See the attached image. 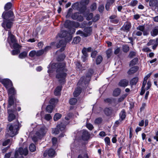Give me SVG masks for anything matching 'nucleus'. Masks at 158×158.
<instances>
[{
	"label": "nucleus",
	"instance_id": "obj_1",
	"mask_svg": "<svg viewBox=\"0 0 158 158\" xmlns=\"http://www.w3.org/2000/svg\"><path fill=\"white\" fill-rule=\"evenodd\" d=\"M65 63L62 62L59 63H51L48 67V73H52L56 69V78L59 79V82L60 84L64 83L67 74V69L65 67Z\"/></svg>",
	"mask_w": 158,
	"mask_h": 158
},
{
	"label": "nucleus",
	"instance_id": "obj_2",
	"mask_svg": "<svg viewBox=\"0 0 158 158\" xmlns=\"http://www.w3.org/2000/svg\"><path fill=\"white\" fill-rule=\"evenodd\" d=\"M2 17L5 20L2 24V27L5 29L10 28L12 25V21H13L14 18L13 12L10 11L4 12L2 14Z\"/></svg>",
	"mask_w": 158,
	"mask_h": 158
},
{
	"label": "nucleus",
	"instance_id": "obj_3",
	"mask_svg": "<svg viewBox=\"0 0 158 158\" xmlns=\"http://www.w3.org/2000/svg\"><path fill=\"white\" fill-rule=\"evenodd\" d=\"M71 30L72 32L71 31L69 33L65 31H61L58 34V36L60 38H65V40H64L65 42H69L71 41L72 39L71 34L74 33L75 31V29L74 28H72Z\"/></svg>",
	"mask_w": 158,
	"mask_h": 158
},
{
	"label": "nucleus",
	"instance_id": "obj_4",
	"mask_svg": "<svg viewBox=\"0 0 158 158\" xmlns=\"http://www.w3.org/2000/svg\"><path fill=\"white\" fill-rule=\"evenodd\" d=\"M7 127L8 130V133L6 135V137L7 138L9 136L13 137L18 133V131L19 129L17 125L11 124L8 125Z\"/></svg>",
	"mask_w": 158,
	"mask_h": 158
},
{
	"label": "nucleus",
	"instance_id": "obj_5",
	"mask_svg": "<svg viewBox=\"0 0 158 158\" xmlns=\"http://www.w3.org/2000/svg\"><path fill=\"white\" fill-rule=\"evenodd\" d=\"M93 73V70L91 69L89 70L86 74L85 78L84 77H81L77 85L83 86L84 85H85L88 84L90 81L91 76Z\"/></svg>",
	"mask_w": 158,
	"mask_h": 158
},
{
	"label": "nucleus",
	"instance_id": "obj_6",
	"mask_svg": "<svg viewBox=\"0 0 158 158\" xmlns=\"http://www.w3.org/2000/svg\"><path fill=\"white\" fill-rule=\"evenodd\" d=\"M8 35L7 40L10 47L11 48L14 49L19 48V45L16 43V40L15 36L12 34L11 32L9 31H8Z\"/></svg>",
	"mask_w": 158,
	"mask_h": 158
},
{
	"label": "nucleus",
	"instance_id": "obj_7",
	"mask_svg": "<svg viewBox=\"0 0 158 158\" xmlns=\"http://www.w3.org/2000/svg\"><path fill=\"white\" fill-rule=\"evenodd\" d=\"M28 153L27 148L23 149L22 148L16 150L15 154V158H24L23 155L26 156Z\"/></svg>",
	"mask_w": 158,
	"mask_h": 158
},
{
	"label": "nucleus",
	"instance_id": "obj_8",
	"mask_svg": "<svg viewBox=\"0 0 158 158\" xmlns=\"http://www.w3.org/2000/svg\"><path fill=\"white\" fill-rule=\"evenodd\" d=\"M92 29L91 27H85L84 30V31L78 30L76 32L77 35H79L81 36L86 37L90 35L92 33Z\"/></svg>",
	"mask_w": 158,
	"mask_h": 158
},
{
	"label": "nucleus",
	"instance_id": "obj_9",
	"mask_svg": "<svg viewBox=\"0 0 158 158\" xmlns=\"http://www.w3.org/2000/svg\"><path fill=\"white\" fill-rule=\"evenodd\" d=\"M65 127L66 125L61 123L60 124L58 125L56 128L52 129V133L55 134H58L60 131L64 133L65 131Z\"/></svg>",
	"mask_w": 158,
	"mask_h": 158
},
{
	"label": "nucleus",
	"instance_id": "obj_10",
	"mask_svg": "<svg viewBox=\"0 0 158 158\" xmlns=\"http://www.w3.org/2000/svg\"><path fill=\"white\" fill-rule=\"evenodd\" d=\"M136 30L138 31H134L133 33V34L140 36L142 35V32H143L144 35H146V33L144 32L145 27L143 25H139L136 27Z\"/></svg>",
	"mask_w": 158,
	"mask_h": 158
},
{
	"label": "nucleus",
	"instance_id": "obj_11",
	"mask_svg": "<svg viewBox=\"0 0 158 158\" xmlns=\"http://www.w3.org/2000/svg\"><path fill=\"white\" fill-rule=\"evenodd\" d=\"M47 130L48 129L45 127L43 126L36 132L35 135L39 138H41L44 135Z\"/></svg>",
	"mask_w": 158,
	"mask_h": 158
},
{
	"label": "nucleus",
	"instance_id": "obj_12",
	"mask_svg": "<svg viewBox=\"0 0 158 158\" xmlns=\"http://www.w3.org/2000/svg\"><path fill=\"white\" fill-rule=\"evenodd\" d=\"M1 81L7 89L12 86L13 84L11 81L8 79H2Z\"/></svg>",
	"mask_w": 158,
	"mask_h": 158
},
{
	"label": "nucleus",
	"instance_id": "obj_13",
	"mask_svg": "<svg viewBox=\"0 0 158 158\" xmlns=\"http://www.w3.org/2000/svg\"><path fill=\"white\" fill-rule=\"evenodd\" d=\"M131 27V23L127 22L124 23L123 25L121 28V30L126 32H128L129 31Z\"/></svg>",
	"mask_w": 158,
	"mask_h": 158
},
{
	"label": "nucleus",
	"instance_id": "obj_14",
	"mask_svg": "<svg viewBox=\"0 0 158 158\" xmlns=\"http://www.w3.org/2000/svg\"><path fill=\"white\" fill-rule=\"evenodd\" d=\"M55 150L52 149H50L48 150H46L44 151V156L46 157L48 155L49 157H52L55 156Z\"/></svg>",
	"mask_w": 158,
	"mask_h": 158
},
{
	"label": "nucleus",
	"instance_id": "obj_15",
	"mask_svg": "<svg viewBox=\"0 0 158 158\" xmlns=\"http://www.w3.org/2000/svg\"><path fill=\"white\" fill-rule=\"evenodd\" d=\"M15 110H16V108L14 109L13 110H10V109H8V112L9 114L8 120L9 122L12 121L15 118V115L12 113Z\"/></svg>",
	"mask_w": 158,
	"mask_h": 158
},
{
	"label": "nucleus",
	"instance_id": "obj_16",
	"mask_svg": "<svg viewBox=\"0 0 158 158\" xmlns=\"http://www.w3.org/2000/svg\"><path fill=\"white\" fill-rule=\"evenodd\" d=\"M67 43L65 42L64 40H61L59 41V44L57 45L56 47L57 48H59L61 47L60 51L61 52H62L64 49V47Z\"/></svg>",
	"mask_w": 158,
	"mask_h": 158
},
{
	"label": "nucleus",
	"instance_id": "obj_17",
	"mask_svg": "<svg viewBox=\"0 0 158 158\" xmlns=\"http://www.w3.org/2000/svg\"><path fill=\"white\" fill-rule=\"evenodd\" d=\"M72 18L74 20L77 19L78 20L82 21L83 20V18L81 16H79V14L78 13H74L71 16Z\"/></svg>",
	"mask_w": 158,
	"mask_h": 158
},
{
	"label": "nucleus",
	"instance_id": "obj_18",
	"mask_svg": "<svg viewBox=\"0 0 158 158\" xmlns=\"http://www.w3.org/2000/svg\"><path fill=\"white\" fill-rule=\"evenodd\" d=\"M89 134L88 132L86 131H84L82 136V139L83 140L85 141L89 139Z\"/></svg>",
	"mask_w": 158,
	"mask_h": 158
},
{
	"label": "nucleus",
	"instance_id": "obj_19",
	"mask_svg": "<svg viewBox=\"0 0 158 158\" xmlns=\"http://www.w3.org/2000/svg\"><path fill=\"white\" fill-rule=\"evenodd\" d=\"M128 81L126 79L122 80L119 83V85L121 87H125L128 85Z\"/></svg>",
	"mask_w": 158,
	"mask_h": 158
},
{
	"label": "nucleus",
	"instance_id": "obj_20",
	"mask_svg": "<svg viewBox=\"0 0 158 158\" xmlns=\"http://www.w3.org/2000/svg\"><path fill=\"white\" fill-rule=\"evenodd\" d=\"M8 102V108H9L14 104V98L13 96L10 95L9 96Z\"/></svg>",
	"mask_w": 158,
	"mask_h": 158
},
{
	"label": "nucleus",
	"instance_id": "obj_21",
	"mask_svg": "<svg viewBox=\"0 0 158 158\" xmlns=\"http://www.w3.org/2000/svg\"><path fill=\"white\" fill-rule=\"evenodd\" d=\"M139 68L138 67L135 66L134 67H132L128 71L127 73L128 74L131 75L133 74L138 70Z\"/></svg>",
	"mask_w": 158,
	"mask_h": 158
},
{
	"label": "nucleus",
	"instance_id": "obj_22",
	"mask_svg": "<svg viewBox=\"0 0 158 158\" xmlns=\"http://www.w3.org/2000/svg\"><path fill=\"white\" fill-rule=\"evenodd\" d=\"M114 2V0H108L105 6L106 10L108 11L110 9V7Z\"/></svg>",
	"mask_w": 158,
	"mask_h": 158
},
{
	"label": "nucleus",
	"instance_id": "obj_23",
	"mask_svg": "<svg viewBox=\"0 0 158 158\" xmlns=\"http://www.w3.org/2000/svg\"><path fill=\"white\" fill-rule=\"evenodd\" d=\"M7 89H8V93L9 96L10 95L13 96L16 93V91L14 88L12 86Z\"/></svg>",
	"mask_w": 158,
	"mask_h": 158
},
{
	"label": "nucleus",
	"instance_id": "obj_24",
	"mask_svg": "<svg viewBox=\"0 0 158 158\" xmlns=\"http://www.w3.org/2000/svg\"><path fill=\"white\" fill-rule=\"evenodd\" d=\"M62 89V86H58L55 89L54 94L56 96H58L60 94V92Z\"/></svg>",
	"mask_w": 158,
	"mask_h": 158
},
{
	"label": "nucleus",
	"instance_id": "obj_25",
	"mask_svg": "<svg viewBox=\"0 0 158 158\" xmlns=\"http://www.w3.org/2000/svg\"><path fill=\"white\" fill-rule=\"evenodd\" d=\"M81 88L78 87L75 90L73 93L74 96L75 97H77L81 93Z\"/></svg>",
	"mask_w": 158,
	"mask_h": 158
},
{
	"label": "nucleus",
	"instance_id": "obj_26",
	"mask_svg": "<svg viewBox=\"0 0 158 158\" xmlns=\"http://www.w3.org/2000/svg\"><path fill=\"white\" fill-rule=\"evenodd\" d=\"M120 89L119 88H116L113 91V95L114 96H117L120 94Z\"/></svg>",
	"mask_w": 158,
	"mask_h": 158
},
{
	"label": "nucleus",
	"instance_id": "obj_27",
	"mask_svg": "<svg viewBox=\"0 0 158 158\" xmlns=\"http://www.w3.org/2000/svg\"><path fill=\"white\" fill-rule=\"evenodd\" d=\"M120 118L121 120H123L126 117V113L124 110H122L119 114Z\"/></svg>",
	"mask_w": 158,
	"mask_h": 158
},
{
	"label": "nucleus",
	"instance_id": "obj_28",
	"mask_svg": "<svg viewBox=\"0 0 158 158\" xmlns=\"http://www.w3.org/2000/svg\"><path fill=\"white\" fill-rule=\"evenodd\" d=\"M72 24V22L70 20H67L66 21L64 24V26L68 28H70L71 27V25Z\"/></svg>",
	"mask_w": 158,
	"mask_h": 158
},
{
	"label": "nucleus",
	"instance_id": "obj_29",
	"mask_svg": "<svg viewBox=\"0 0 158 158\" xmlns=\"http://www.w3.org/2000/svg\"><path fill=\"white\" fill-rule=\"evenodd\" d=\"M151 75V74L149 73L146 76H145L144 78V81L143 82V88L144 87H145L146 84L147 82V80L150 77Z\"/></svg>",
	"mask_w": 158,
	"mask_h": 158
},
{
	"label": "nucleus",
	"instance_id": "obj_30",
	"mask_svg": "<svg viewBox=\"0 0 158 158\" xmlns=\"http://www.w3.org/2000/svg\"><path fill=\"white\" fill-rule=\"evenodd\" d=\"M151 35L153 36L157 35L158 34V29L156 28L154 29L151 32Z\"/></svg>",
	"mask_w": 158,
	"mask_h": 158
},
{
	"label": "nucleus",
	"instance_id": "obj_31",
	"mask_svg": "<svg viewBox=\"0 0 158 158\" xmlns=\"http://www.w3.org/2000/svg\"><path fill=\"white\" fill-rule=\"evenodd\" d=\"M104 111L105 114L107 115H110L112 112V110L111 109L109 108H106L104 110Z\"/></svg>",
	"mask_w": 158,
	"mask_h": 158
},
{
	"label": "nucleus",
	"instance_id": "obj_32",
	"mask_svg": "<svg viewBox=\"0 0 158 158\" xmlns=\"http://www.w3.org/2000/svg\"><path fill=\"white\" fill-rule=\"evenodd\" d=\"M27 52L24 51L20 53L19 55V57L21 59L25 58L27 55Z\"/></svg>",
	"mask_w": 158,
	"mask_h": 158
},
{
	"label": "nucleus",
	"instance_id": "obj_33",
	"mask_svg": "<svg viewBox=\"0 0 158 158\" xmlns=\"http://www.w3.org/2000/svg\"><path fill=\"white\" fill-rule=\"evenodd\" d=\"M138 59L137 58H135L133 59L130 63L129 64L130 66H132L134 65H135L138 62Z\"/></svg>",
	"mask_w": 158,
	"mask_h": 158
},
{
	"label": "nucleus",
	"instance_id": "obj_34",
	"mask_svg": "<svg viewBox=\"0 0 158 158\" xmlns=\"http://www.w3.org/2000/svg\"><path fill=\"white\" fill-rule=\"evenodd\" d=\"M53 106L52 105H49L47 106L46 108V110L47 111L48 113H51L53 109Z\"/></svg>",
	"mask_w": 158,
	"mask_h": 158
},
{
	"label": "nucleus",
	"instance_id": "obj_35",
	"mask_svg": "<svg viewBox=\"0 0 158 158\" xmlns=\"http://www.w3.org/2000/svg\"><path fill=\"white\" fill-rule=\"evenodd\" d=\"M80 40L81 38L79 36H77L74 38L72 43L74 44H77L79 43Z\"/></svg>",
	"mask_w": 158,
	"mask_h": 158
},
{
	"label": "nucleus",
	"instance_id": "obj_36",
	"mask_svg": "<svg viewBox=\"0 0 158 158\" xmlns=\"http://www.w3.org/2000/svg\"><path fill=\"white\" fill-rule=\"evenodd\" d=\"M29 150L31 152H34L36 150L35 145L33 143L31 144L29 146Z\"/></svg>",
	"mask_w": 158,
	"mask_h": 158
},
{
	"label": "nucleus",
	"instance_id": "obj_37",
	"mask_svg": "<svg viewBox=\"0 0 158 158\" xmlns=\"http://www.w3.org/2000/svg\"><path fill=\"white\" fill-rule=\"evenodd\" d=\"M138 80V78L137 77L133 78L130 81L131 84V85H135L137 83Z\"/></svg>",
	"mask_w": 158,
	"mask_h": 158
},
{
	"label": "nucleus",
	"instance_id": "obj_38",
	"mask_svg": "<svg viewBox=\"0 0 158 158\" xmlns=\"http://www.w3.org/2000/svg\"><path fill=\"white\" fill-rule=\"evenodd\" d=\"M102 60V57L101 56H98L97 57L96 60V64H99Z\"/></svg>",
	"mask_w": 158,
	"mask_h": 158
},
{
	"label": "nucleus",
	"instance_id": "obj_39",
	"mask_svg": "<svg viewBox=\"0 0 158 158\" xmlns=\"http://www.w3.org/2000/svg\"><path fill=\"white\" fill-rule=\"evenodd\" d=\"M11 6L12 3L11 2H8L5 6L4 8L6 10H8L11 8Z\"/></svg>",
	"mask_w": 158,
	"mask_h": 158
},
{
	"label": "nucleus",
	"instance_id": "obj_40",
	"mask_svg": "<svg viewBox=\"0 0 158 158\" xmlns=\"http://www.w3.org/2000/svg\"><path fill=\"white\" fill-rule=\"evenodd\" d=\"M128 95L127 94H124L120 98L118 99V102H120L123 101L124 99Z\"/></svg>",
	"mask_w": 158,
	"mask_h": 158
},
{
	"label": "nucleus",
	"instance_id": "obj_41",
	"mask_svg": "<svg viewBox=\"0 0 158 158\" xmlns=\"http://www.w3.org/2000/svg\"><path fill=\"white\" fill-rule=\"evenodd\" d=\"M122 49L124 52H127L129 50V48L127 45H124L123 46Z\"/></svg>",
	"mask_w": 158,
	"mask_h": 158
},
{
	"label": "nucleus",
	"instance_id": "obj_42",
	"mask_svg": "<svg viewBox=\"0 0 158 158\" xmlns=\"http://www.w3.org/2000/svg\"><path fill=\"white\" fill-rule=\"evenodd\" d=\"M77 102V100L76 98H73L69 100V103L70 104L72 105H74L76 104Z\"/></svg>",
	"mask_w": 158,
	"mask_h": 158
},
{
	"label": "nucleus",
	"instance_id": "obj_43",
	"mask_svg": "<svg viewBox=\"0 0 158 158\" xmlns=\"http://www.w3.org/2000/svg\"><path fill=\"white\" fill-rule=\"evenodd\" d=\"M58 101V99L55 98H52L49 101V103L52 105H55L56 103H57Z\"/></svg>",
	"mask_w": 158,
	"mask_h": 158
},
{
	"label": "nucleus",
	"instance_id": "obj_44",
	"mask_svg": "<svg viewBox=\"0 0 158 158\" xmlns=\"http://www.w3.org/2000/svg\"><path fill=\"white\" fill-rule=\"evenodd\" d=\"M61 116V114L59 113L56 114L54 117V121H57L60 118Z\"/></svg>",
	"mask_w": 158,
	"mask_h": 158
},
{
	"label": "nucleus",
	"instance_id": "obj_45",
	"mask_svg": "<svg viewBox=\"0 0 158 158\" xmlns=\"http://www.w3.org/2000/svg\"><path fill=\"white\" fill-rule=\"evenodd\" d=\"M72 11L73 9L72 8H70L69 9L67 15L66 16V18H69L71 16Z\"/></svg>",
	"mask_w": 158,
	"mask_h": 158
},
{
	"label": "nucleus",
	"instance_id": "obj_46",
	"mask_svg": "<svg viewBox=\"0 0 158 158\" xmlns=\"http://www.w3.org/2000/svg\"><path fill=\"white\" fill-rule=\"evenodd\" d=\"M136 53L134 51H131L128 55V57L130 58H132L135 57L136 55Z\"/></svg>",
	"mask_w": 158,
	"mask_h": 158
},
{
	"label": "nucleus",
	"instance_id": "obj_47",
	"mask_svg": "<svg viewBox=\"0 0 158 158\" xmlns=\"http://www.w3.org/2000/svg\"><path fill=\"white\" fill-rule=\"evenodd\" d=\"M90 8L91 9V10L92 11L95 10L97 8L96 4L95 3H93L91 6Z\"/></svg>",
	"mask_w": 158,
	"mask_h": 158
},
{
	"label": "nucleus",
	"instance_id": "obj_48",
	"mask_svg": "<svg viewBox=\"0 0 158 158\" xmlns=\"http://www.w3.org/2000/svg\"><path fill=\"white\" fill-rule=\"evenodd\" d=\"M52 117L49 114H46L44 116V119L48 121H49L52 119Z\"/></svg>",
	"mask_w": 158,
	"mask_h": 158
},
{
	"label": "nucleus",
	"instance_id": "obj_49",
	"mask_svg": "<svg viewBox=\"0 0 158 158\" xmlns=\"http://www.w3.org/2000/svg\"><path fill=\"white\" fill-rule=\"evenodd\" d=\"M112 53V50L111 49H108L106 51V54L107 55V56L108 58H110Z\"/></svg>",
	"mask_w": 158,
	"mask_h": 158
},
{
	"label": "nucleus",
	"instance_id": "obj_50",
	"mask_svg": "<svg viewBox=\"0 0 158 158\" xmlns=\"http://www.w3.org/2000/svg\"><path fill=\"white\" fill-rule=\"evenodd\" d=\"M78 158H89V157L87 154L84 153L79 155Z\"/></svg>",
	"mask_w": 158,
	"mask_h": 158
},
{
	"label": "nucleus",
	"instance_id": "obj_51",
	"mask_svg": "<svg viewBox=\"0 0 158 158\" xmlns=\"http://www.w3.org/2000/svg\"><path fill=\"white\" fill-rule=\"evenodd\" d=\"M44 53V50H41L36 52V56H39L42 55Z\"/></svg>",
	"mask_w": 158,
	"mask_h": 158
},
{
	"label": "nucleus",
	"instance_id": "obj_52",
	"mask_svg": "<svg viewBox=\"0 0 158 158\" xmlns=\"http://www.w3.org/2000/svg\"><path fill=\"white\" fill-rule=\"evenodd\" d=\"M138 3V1L136 0L132 1L130 3V6H135Z\"/></svg>",
	"mask_w": 158,
	"mask_h": 158
},
{
	"label": "nucleus",
	"instance_id": "obj_53",
	"mask_svg": "<svg viewBox=\"0 0 158 158\" xmlns=\"http://www.w3.org/2000/svg\"><path fill=\"white\" fill-rule=\"evenodd\" d=\"M36 56V51L34 50L31 51L29 54V56L31 57H33Z\"/></svg>",
	"mask_w": 158,
	"mask_h": 158
},
{
	"label": "nucleus",
	"instance_id": "obj_54",
	"mask_svg": "<svg viewBox=\"0 0 158 158\" xmlns=\"http://www.w3.org/2000/svg\"><path fill=\"white\" fill-rule=\"evenodd\" d=\"M89 2V0H82L81 3L82 5L85 6L87 5Z\"/></svg>",
	"mask_w": 158,
	"mask_h": 158
},
{
	"label": "nucleus",
	"instance_id": "obj_55",
	"mask_svg": "<svg viewBox=\"0 0 158 158\" xmlns=\"http://www.w3.org/2000/svg\"><path fill=\"white\" fill-rule=\"evenodd\" d=\"M105 143L106 144L109 145L110 143V139L109 137H106L104 139Z\"/></svg>",
	"mask_w": 158,
	"mask_h": 158
},
{
	"label": "nucleus",
	"instance_id": "obj_56",
	"mask_svg": "<svg viewBox=\"0 0 158 158\" xmlns=\"http://www.w3.org/2000/svg\"><path fill=\"white\" fill-rule=\"evenodd\" d=\"M20 51L19 49L13 50L12 51V54L13 55H17L20 52Z\"/></svg>",
	"mask_w": 158,
	"mask_h": 158
},
{
	"label": "nucleus",
	"instance_id": "obj_57",
	"mask_svg": "<svg viewBox=\"0 0 158 158\" xmlns=\"http://www.w3.org/2000/svg\"><path fill=\"white\" fill-rule=\"evenodd\" d=\"M100 16L99 15H96L93 19V20L94 22H95L97 21L99 19Z\"/></svg>",
	"mask_w": 158,
	"mask_h": 158
},
{
	"label": "nucleus",
	"instance_id": "obj_58",
	"mask_svg": "<svg viewBox=\"0 0 158 158\" xmlns=\"http://www.w3.org/2000/svg\"><path fill=\"white\" fill-rule=\"evenodd\" d=\"M104 6H103V5H100L99 7H98V11H99V12L100 13H102L104 10Z\"/></svg>",
	"mask_w": 158,
	"mask_h": 158
},
{
	"label": "nucleus",
	"instance_id": "obj_59",
	"mask_svg": "<svg viewBox=\"0 0 158 158\" xmlns=\"http://www.w3.org/2000/svg\"><path fill=\"white\" fill-rule=\"evenodd\" d=\"M11 141V140L10 139H7L6 140H5L3 143L2 145L4 146H6L7 145V144H9L10 143Z\"/></svg>",
	"mask_w": 158,
	"mask_h": 158
},
{
	"label": "nucleus",
	"instance_id": "obj_60",
	"mask_svg": "<svg viewBox=\"0 0 158 158\" xmlns=\"http://www.w3.org/2000/svg\"><path fill=\"white\" fill-rule=\"evenodd\" d=\"M155 42V41L154 40H150L147 43V45L148 46H149L154 44Z\"/></svg>",
	"mask_w": 158,
	"mask_h": 158
},
{
	"label": "nucleus",
	"instance_id": "obj_61",
	"mask_svg": "<svg viewBox=\"0 0 158 158\" xmlns=\"http://www.w3.org/2000/svg\"><path fill=\"white\" fill-rule=\"evenodd\" d=\"M86 49L85 48H84L82 50V52L83 54V56H85V57H87V53L86 52Z\"/></svg>",
	"mask_w": 158,
	"mask_h": 158
},
{
	"label": "nucleus",
	"instance_id": "obj_62",
	"mask_svg": "<svg viewBox=\"0 0 158 158\" xmlns=\"http://www.w3.org/2000/svg\"><path fill=\"white\" fill-rule=\"evenodd\" d=\"M86 126L90 130H92L93 128V126L90 123H87L86 125Z\"/></svg>",
	"mask_w": 158,
	"mask_h": 158
},
{
	"label": "nucleus",
	"instance_id": "obj_63",
	"mask_svg": "<svg viewBox=\"0 0 158 158\" xmlns=\"http://www.w3.org/2000/svg\"><path fill=\"white\" fill-rule=\"evenodd\" d=\"M93 17V14L92 13H90L86 17L87 20H89L92 18Z\"/></svg>",
	"mask_w": 158,
	"mask_h": 158
},
{
	"label": "nucleus",
	"instance_id": "obj_64",
	"mask_svg": "<svg viewBox=\"0 0 158 158\" xmlns=\"http://www.w3.org/2000/svg\"><path fill=\"white\" fill-rule=\"evenodd\" d=\"M102 121V119L101 118H99L96 119L95 121V123L97 124L100 123Z\"/></svg>",
	"mask_w": 158,
	"mask_h": 158
}]
</instances>
